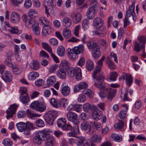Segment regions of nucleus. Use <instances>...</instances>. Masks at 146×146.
Masks as SVG:
<instances>
[{
	"mask_svg": "<svg viewBox=\"0 0 146 146\" xmlns=\"http://www.w3.org/2000/svg\"><path fill=\"white\" fill-rule=\"evenodd\" d=\"M36 125L37 127H42L44 126L45 124L42 120L41 119H38L36 121Z\"/></svg>",
	"mask_w": 146,
	"mask_h": 146,
	"instance_id": "nucleus-53",
	"label": "nucleus"
},
{
	"mask_svg": "<svg viewBox=\"0 0 146 146\" xmlns=\"http://www.w3.org/2000/svg\"><path fill=\"white\" fill-rule=\"evenodd\" d=\"M66 123V119L63 118H61L58 120L57 123L58 127L62 128Z\"/></svg>",
	"mask_w": 146,
	"mask_h": 146,
	"instance_id": "nucleus-41",
	"label": "nucleus"
},
{
	"mask_svg": "<svg viewBox=\"0 0 146 146\" xmlns=\"http://www.w3.org/2000/svg\"><path fill=\"white\" fill-rule=\"evenodd\" d=\"M83 94L87 95L90 98H92L93 94L92 92L89 89H85L83 91Z\"/></svg>",
	"mask_w": 146,
	"mask_h": 146,
	"instance_id": "nucleus-54",
	"label": "nucleus"
},
{
	"mask_svg": "<svg viewBox=\"0 0 146 146\" xmlns=\"http://www.w3.org/2000/svg\"><path fill=\"white\" fill-rule=\"evenodd\" d=\"M20 100L23 104H26L29 101V98L27 94L25 95L20 96Z\"/></svg>",
	"mask_w": 146,
	"mask_h": 146,
	"instance_id": "nucleus-42",
	"label": "nucleus"
},
{
	"mask_svg": "<svg viewBox=\"0 0 146 146\" xmlns=\"http://www.w3.org/2000/svg\"><path fill=\"white\" fill-rule=\"evenodd\" d=\"M96 10H95L91 8H89L87 11L86 15L87 18L90 19H92L94 17L95 13Z\"/></svg>",
	"mask_w": 146,
	"mask_h": 146,
	"instance_id": "nucleus-21",
	"label": "nucleus"
},
{
	"mask_svg": "<svg viewBox=\"0 0 146 146\" xmlns=\"http://www.w3.org/2000/svg\"><path fill=\"white\" fill-rule=\"evenodd\" d=\"M87 141L85 138L83 137H78L75 139V142L77 146H79L84 143H85Z\"/></svg>",
	"mask_w": 146,
	"mask_h": 146,
	"instance_id": "nucleus-24",
	"label": "nucleus"
},
{
	"mask_svg": "<svg viewBox=\"0 0 146 146\" xmlns=\"http://www.w3.org/2000/svg\"><path fill=\"white\" fill-rule=\"evenodd\" d=\"M27 114L29 117L32 119H35L36 117H39L40 116V115L32 113L31 110L29 109L27 110Z\"/></svg>",
	"mask_w": 146,
	"mask_h": 146,
	"instance_id": "nucleus-29",
	"label": "nucleus"
},
{
	"mask_svg": "<svg viewBox=\"0 0 146 146\" xmlns=\"http://www.w3.org/2000/svg\"><path fill=\"white\" fill-rule=\"evenodd\" d=\"M24 0H11V3L15 7H18L23 2Z\"/></svg>",
	"mask_w": 146,
	"mask_h": 146,
	"instance_id": "nucleus-51",
	"label": "nucleus"
},
{
	"mask_svg": "<svg viewBox=\"0 0 146 146\" xmlns=\"http://www.w3.org/2000/svg\"><path fill=\"white\" fill-rule=\"evenodd\" d=\"M91 139L94 143H98L101 141L102 137L100 135L95 134L92 136Z\"/></svg>",
	"mask_w": 146,
	"mask_h": 146,
	"instance_id": "nucleus-43",
	"label": "nucleus"
},
{
	"mask_svg": "<svg viewBox=\"0 0 146 146\" xmlns=\"http://www.w3.org/2000/svg\"><path fill=\"white\" fill-rule=\"evenodd\" d=\"M79 124V123L77 124H74V125L72 127V129H71V131L74 132L76 135L80 133L78 126Z\"/></svg>",
	"mask_w": 146,
	"mask_h": 146,
	"instance_id": "nucleus-49",
	"label": "nucleus"
},
{
	"mask_svg": "<svg viewBox=\"0 0 146 146\" xmlns=\"http://www.w3.org/2000/svg\"><path fill=\"white\" fill-rule=\"evenodd\" d=\"M122 77L123 79L126 80V85L130 86L133 82V78L131 75L125 74L123 75Z\"/></svg>",
	"mask_w": 146,
	"mask_h": 146,
	"instance_id": "nucleus-22",
	"label": "nucleus"
},
{
	"mask_svg": "<svg viewBox=\"0 0 146 146\" xmlns=\"http://www.w3.org/2000/svg\"><path fill=\"white\" fill-rule=\"evenodd\" d=\"M1 75L3 79L5 82H11L12 79V76L9 72L7 70L3 71L1 72Z\"/></svg>",
	"mask_w": 146,
	"mask_h": 146,
	"instance_id": "nucleus-13",
	"label": "nucleus"
},
{
	"mask_svg": "<svg viewBox=\"0 0 146 146\" xmlns=\"http://www.w3.org/2000/svg\"><path fill=\"white\" fill-rule=\"evenodd\" d=\"M89 126V124L88 122L84 121L81 124L80 128L83 130H86L88 128Z\"/></svg>",
	"mask_w": 146,
	"mask_h": 146,
	"instance_id": "nucleus-46",
	"label": "nucleus"
},
{
	"mask_svg": "<svg viewBox=\"0 0 146 146\" xmlns=\"http://www.w3.org/2000/svg\"><path fill=\"white\" fill-rule=\"evenodd\" d=\"M30 107L32 109L40 112L43 111L46 109L45 104L39 101L33 102L30 105Z\"/></svg>",
	"mask_w": 146,
	"mask_h": 146,
	"instance_id": "nucleus-9",
	"label": "nucleus"
},
{
	"mask_svg": "<svg viewBox=\"0 0 146 146\" xmlns=\"http://www.w3.org/2000/svg\"><path fill=\"white\" fill-rule=\"evenodd\" d=\"M56 78L55 76H51L48 77L46 82L48 85H52L56 82Z\"/></svg>",
	"mask_w": 146,
	"mask_h": 146,
	"instance_id": "nucleus-39",
	"label": "nucleus"
},
{
	"mask_svg": "<svg viewBox=\"0 0 146 146\" xmlns=\"http://www.w3.org/2000/svg\"><path fill=\"white\" fill-rule=\"evenodd\" d=\"M78 85L79 86V89H80V90L87 88L88 86V84L85 82H80Z\"/></svg>",
	"mask_w": 146,
	"mask_h": 146,
	"instance_id": "nucleus-63",
	"label": "nucleus"
},
{
	"mask_svg": "<svg viewBox=\"0 0 146 146\" xmlns=\"http://www.w3.org/2000/svg\"><path fill=\"white\" fill-rule=\"evenodd\" d=\"M32 5V4L31 0H25L24 6L25 8L29 9L31 6Z\"/></svg>",
	"mask_w": 146,
	"mask_h": 146,
	"instance_id": "nucleus-62",
	"label": "nucleus"
},
{
	"mask_svg": "<svg viewBox=\"0 0 146 146\" xmlns=\"http://www.w3.org/2000/svg\"><path fill=\"white\" fill-rule=\"evenodd\" d=\"M106 62L111 70H113L115 68V66L113 61L109 58L106 59Z\"/></svg>",
	"mask_w": 146,
	"mask_h": 146,
	"instance_id": "nucleus-37",
	"label": "nucleus"
},
{
	"mask_svg": "<svg viewBox=\"0 0 146 146\" xmlns=\"http://www.w3.org/2000/svg\"><path fill=\"white\" fill-rule=\"evenodd\" d=\"M57 53L58 55L61 56H63L65 53L64 47L62 46H60L57 50Z\"/></svg>",
	"mask_w": 146,
	"mask_h": 146,
	"instance_id": "nucleus-40",
	"label": "nucleus"
},
{
	"mask_svg": "<svg viewBox=\"0 0 146 146\" xmlns=\"http://www.w3.org/2000/svg\"><path fill=\"white\" fill-rule=\"evenodd\" d=\"M66 72L68 74L70 77H73L75 76L76 79L77 80H80L82 79V73L81 69L79 67H77L74 69L70 67Z\"/></svg>",
	"mask_w": 146,
	"mask_h": 146,
	"instance_id": "nucleus-7",
	"label": "nucleus"
},
{
	"mask_svg": "<svg viewBox=\"0 0 146 146\" xmlns=\"http://www.w3.org/2000/svg\"><path fill=\"white\" fill-rule=\"evenodd\" d=\"M127 111L124 109H122L119 112V117L121 119L124 118L126 115Z\"/></svg>",
	"mask_w": 146,
	"mask_h": 146,
	"instance_id": "nucleus-59",
	"label": "nucleus"
},
{
	"mask_svg": "<svg viewBox=\"0 0 146 146\" xmlns=\"http://www.w3.org/2000/svg\"><path fill=\"white\" fill-rule=\"evenodd\" d=\"M30 67L31 69L36 70L39 67L38 62L37 61L33 60L30 65Z\"/></svg>",
	"mask_w": 146,
	"mask_h": 146,
	"instance_id": "nucleus-52",
	"label": "nucleus"
},
{
	"mask_svg": "<svg viewBox=\"0 0 146 146\" xmlns=\"http://www.w3.org/2000/svg\"><path fill=\"white\" fill-rule=\"evenodd\" d=\"M66 117L73 124H77L80 123L78 118V115L75 113L69 112L66 114Z\"/></svg>",
	"mask_w": 146,
	"mask_h": 146,
	"instance_id": "nucleus-11",
	"label": "nucleus"
},
{
	"mask_svg": "<svg viewBox=\"0 0 146 146\" xmlns=\"http://www.w3.org/2000/svg\"><path fill=\"white\" fill-rule=\"evenodd\" d=\"M39 74L36 72H31L28 75V79L31 80H34L38 77Z\"/></svg>",
	"mask_w": 146,
	"mask_h": 146,
	"instance_id": "nucleus-36",
	"label": "nucleus"
},
{
	"mask_svg": "<svg viewBox=\"0 0 146 146\" xmlns=\"http://www.w3.org/2000/svg\"><path fill=\"white\" fill-rule=\"evenodd\" d=\"M27 114V111H19L17 114V116L19 118H23L25 117Z\"/></svg>",
	"mask_w": 146,
	"mask_h": 146,
	"instance_id": "nucleus-61",
	"label": "nucleus"
},
{
	"mask_svg": "<svg viewBox=\"0 0 146 146\" xmlns=\"http://www.w3.org/2000/svg\"><path fill=\"white\" fill-rule=\"evenodd\" d=\"M111 137L117 142H120L122 140V137L119 136L117 134H113L111 135Z\"/></svg>",
	"mask_w": 146,
	"mask_h": 146,
	"instance_id": "nucleus-50",
	"label": "nucleus"
},
{
	"mask_svg": "<svg viewBox=\"0 0 146 146\" xmlns=\"http://www.w3.org/2000/svg\"><path fill=\"white\" fill-rule=\"evenodd\" d=\"M33 33L36 36H38L40 34V30L38 23L36 22L33 27H32Z\"/></svg>",
	"mask_w": 146,
	"mask_h": 146,
	"instance_id": "nucleus-31",
	"label": "nucleus"
},
{
	"mask_svg": "<svg viewBox=\"0 0 146 146\" xmlns=\"http://www.w3.org/2000/svg\"><path fill=\"white\" fill-rule=\"evenodd\" d=\"M62 94L64 96H68L70 92V88L68 86L62 84L60 90Z\"/></svg>",
	"mask_w": 146,
	"mask_h": 146,
	"instance_id": "nucleus-17",
	"label": "nucleus"
},
{
	"mask_svg": "<svg viewBox=\"0 0 146 146\" xmlns=\"http://www.w3.org/2000/svg\"><path fill=\"white\" fill-rule=\"evenodd\" d=\"M12 55L11 52H9V55L7 56V58L5 60V63L9 67H12L13 66V64L11 62V56Z\"/></svg>",
	"mask_w": 146,
	"mask_h": 146,
	"instance_id": "nucleus-32",
	"label": "nucleus"
},
{
	"mask_svg": "<svg viewBox=\"0 0 146 146\" xmlns=\"http://www.w3.org/2000/svg\"><path fill=\"white\" fill-rule=\"evenodd\" d=\"M58 115L55 111H47L44 115L43 118L45 121L50 125H53L55 118Z\"/></svg>",
	"mask_w": 146,
	"mask_h": 146,
	"instance_id": "nucleus-8",
	"label": "nucleus"
},
{
	"mask_svg": "<svg viewBox=\"0 0 146 146\" xmlns=\"http://www.w3.org/2000/svg\"><path fill=\"white\" fill-rule=\"evenodd\" d=\"M28 15L29 18L33 19L38 16L36 11L33 9L29 10V12L28 13Z\"/></svg>",
	"mask_w": 146,
	"mask_h": 146,
	"instance_id": "nucleus-33",
	"label": "nucleus"
},
{
	"mask_svg": "<svg viewBox=\"0 0 146 146\" xmlns=\"http://www.w3.org/2000/svg\"><path fill=\"white\" fill-rule=\"evenodd\" d=\"M93 108L92 106L89 103H86L83 106L84 111L86 112L91 111Z\"/></svg>",
	"mask_w": 146,
	"mask_h": 146,
	"instance_id": "nucleus-38",
	"label": "nucleus"
},
{
	"mask_svg": "<svg viewBox=\"0 0 146 146\" xmlns=\"http://www.w3.org/2000/svg\"><path fill=\"white\" fill-rule=\"evenodd\" d=\"M104 21L100 17H96L93 21V25L95 27L98 28H101L103 26Z\"/></svg>",
	"mask_w": 146,
	"mask_h": 146,
	"instance_id": "nucleus-15",
	"label": "nucleus"
},
{
	"mask_svg": "<svg viewBox=\"0 0 146 146\" xmlns=\"http://www.w3.org/2000/svg\"><path fill=\"white\" fill-rule=\"evenodd\" d=\"M92 117L96 120L98 121L102 118V112L98 110H95L92 113Z\"/></svg>",
	"mask_w": 146,
	"mask_h": 146,
	"instance_id": "nucleus-19",
	"label": "nucleus"
},
{
	"mask_svg": "<svg viewBox=\"0 0 146 146\" xmlns=\"http://www.w3.org/2000/svg\"><path fill=\"white\" fill-rule=\"evenodd\" d=\"M123 122L122 121L119 120V122L117 124L114 125V127L115 128L120 129H121L123 127Z\"/></svg>",
	"mask_w": 146,
	"mask_h": 146,
	"instance_id": "nucleus-60",
	"label": "nucleus"
},
{
	"mask_svg": "<svg viewBox=\"0 0 146 146\" xmlns=\"http://www.w3.org/2000/svg\"><path fill=\"white\" fill-rule=\"evenodd\" d=\"M88 21L86 19H84L83 21L82 25V29L84 30H86L88 28Z\"/></svg>",
	"mask_w": 146,
	"mask_h": 146,
	"instance_id": "nucleus-55",
	"label": "nucleus"
},
{
	"mask_svg": "<svg viewBox=\"0 0 146 146\" xmlns=\"http://www.w3.org/2000/svg\"><path fill=\"white\" fill-rule=\"evenodd\" d=\"M36 22L34 19L29 18V19H27L25 23L26 26L29 28L33 27Z\"/></svg>",
	"mask_w": 146,
	"mask_h": 146,
	"instance_id": "nucleus-27",
	"label": "nucleus"
},
{
	"mask_svg": "<svg viewBox=\"0 0 146 146\" xmlns=\"http://www.w3.org/2000/svg\"><path fill=\"white\" fill-rule=\"evenodd\" d=\"M94 68V64L93 61L91 60H88L86 64V68L88 71L92 70Z\"/></svg>",
	"mask_w": 146,
	"mask_h": 146,
	"instance_id": "nucleus-30",
	"label": "nucleus"
},
{
	"mask_svg": "<svg viewBox=\"0 0 146 146\" xmlns=\"http://www.w3.org/2000/svg\"><path fill=\"white\" fill-rule=\"evenodd\" d=\"M135 1L133 0L132 1L131 5L129 9L127 11L126 15L127 18H129L132 15V14H133V13H135Z\"/></svg>",
	"mask_w": 146,
	"mask_h": 146,
	"instance_id": "nucleus-20",
	"label": "nucleus"
},
{
	"mask_svg": "<svg viewBox=\"0 0 146 146\" xmlns=\"http://www.w3.org/2000/svg\"><path fill=\"white\" fill-rule=\"evenodd\" d=\"M16 126L19 132H24V134L28 135L30 133L31 129L35 128L34 125L33 123L28 121L26 123L20 122L17 123Z\"/></svg>",
	"mask_w": 146,
	"mask_h": 146,
	"instance_id": "nucleus-3",
	"label": "nucleus"
},
{
	"mask_svg": "<svg viewBox=\"0 0 146 146\" xmlns=\"http://www.w3.org/2000/svg\"><path fill=\"white\" fill-rule=\"evenodd\" d=\"M62 23L63 26L65 27H69L72 24V21L70 18L65 17L63 19Z\"/></svg>",
	"mask_w": 146,
	"mask_h": 146,
	"instance_id": "nucleus-26",
	"label": "nucleus"
},
{
	"mask_svg": "<svg viewBox=\"0 0 146 146\" xmlns=\"http://www.w3.org/2000/svg\"><path fill=\"white\" fill-rule=\"evenodd\" d=\"M86 98L85 96L82 94L80 95L79 97L78 98V101L80 103L84 102L86 100Z\"/></svg>",
	"mask_w": 146,
	"mask_h": 146,
	"instance_id": "nucleus-64",
	"label": "nucleus"
},
{
	"mask_svg": "<svg viewBox=\"0 0 146 146\" xmlns=\"http://www.w3.org/2000/svg\"><path fill=\"white\" fill-rule=\"evenodd\" d=\"M70 17L72 19L73 22L75 23H78L82 18V15L79 13L73 12L71 13Z\"/></svg>",
	"mask_w": 146,
	"mask_h": 146,
	"instance_id": "nucleus-14",
	"label": "nucleus"
},
{
	"mask_svg": "<svg viewBox=\"0 0 146 146\" xmlns=\"http://www.w3.org/2000/svg\"><path fill=\"white\" fill-rule=\"evenodd\" d=\"M116 92L115 90L108 88L100 90L99 94L102 98H104L107 97L108 99H111V100L115 96Z\"/></svg>",
	"mask_w": 146,
	"mask_h": 146,
	"instance_id": "nucleus-5",
	"label": "nucleus"
},
{
	"mask_svg": "<svg viewBox=\"0 0 146 146\" xmlns=\"http://www.w3.org/2000/svg\"><path fill=\"white\" fill-rule=\"evenodd\" d=\"M17 108V106L15 104L11 105L6 111L7 114L6 117L7 119H9L13 117V115L15 113Z\"/></svg>",
	"mask_w": 146,
	"mask_h": 146,
	"instance_id": "nucleus-12",
	"label": "nucleus"
},
{
	"mask_svg": "<svg viewBox=\"0 0 146 146\" xmlns=\"http://www.w3.org/2000/svg\"><path fill=\"white\" fill-rule=\"evenodd\" d=\"M68 104V101L66 99L61 98L58 100V108L60 107L66 106Z\"/></svg>",
	"mask_w": 146,
	"mask_h": 146,
	"instance_id": "nucleus-25",
	"label": "nucleus"
},
{
	"mask_svg": "<svg viewBox=\"0 0 146 146\" xmlns=\"http://www.w3.org/2000/svg\"><path fill=\"white\" fill-rule=\"evenodd\" d=\"M49 43L53 46H57L58 44V41L57 40L54 38L50 39L49 40Z\"/></svg>",
	"mask_w": 146,
	"mask_h": 146,
	"instance_id": "nucleus-56",
	"label": "nucleus"
},
{
	"mask_svg": "<svg viewBox=\"0 0 146 146\" xmlns=\"http://www.w3.org/2000/svg\"><path fill=\"white\" fill-rule=\"evenodd\" d=\"M49 131L44 129L38 131L33 138L34 142L38 145L42 143L43 141H46L45 146H54L56 143L55 139L53 137L50 135Z\"/></svg>",
	"mask_w": 146,
	"mask_h": 146,
	"instance_id": "nucleus-1",
	"label": "nucleus"
},
{
	"mask_svg": "<svg viewBox=\"0 0 146 146\" xmlns=\"http://www.w3.org/2000/svg\"><path fill=\"white\" fill-rule=\"evenodd\" d=\"M117 76V73L115 72H113L110 74V79L112 81H115L116 80Z\"/></svg>",
	"mask_w": 146,
	"mask_h": 146,
	"instance_id": "nucleus-58",
	"label": "nucleus"
},
{
	"mask_svg": "<svg viewBox=\"0 0 146 146\" xmlns=\"http://www.w3.org/2000/svg\"><path fill=\"white\" fill-rule=\"evenodd\" d=\"M84 50V46L82 44H80L78 46H76L70 49L68 53V56L72 60H74L77 59L78 54L82 53Z\"/></svg>",
	"mask_w": 146,
	"mask_h": 146,
	"instance_id": "nucleus-4",
	"label": "nucleus"
},
{
	"mask_svg": "<svg viewBox=\"0 0 146 146\" xmlns=\"http://www.w3.org/2000/svg\"><path fill=\"white\" fill-rule=\"evenodd\" d=\"M50 104L54 107L57 108L58 106V101H57L56 100L55 98H52L50 101Z\"/></svg>",
	"mask_w": 146,
	"mask_h": 146,
	"instance_id": "nucleus-57",
	"label": "nucleus"
},
{
	"mask_svg": "<svg viewBox=\"0 0 146 146\" xmlns=\"http://www.w3.org/2000/svg\"><path fill=\"white\" fill-rule=\"evenodd\" d=\"M59 68L67 71L70 67L69 66V64L67 61L66 60H64L62 61L60 64Z\"/></svg>",
	"mask_w": 146,
	"mask_h": 146,
	"instance_id": "nucleus-34",
	"label": "nucleus"
},
{
	"mask_svg": "<svg viewBox=\"0 0 146 146\" xmlns=\"http://www.w3.org/2000/svg\"><path fill=\"white\" fill-rule=\"evenodd\" d=\"M106 30L105 28H102V30L100 29V28H98L96 29V34L100 36H103L104 34L106 33Z\"/></svg>",
	"mask_w": 146,
	"mask_h": 146,
	"instance_id": "nucleus-47",
	"label": "nucleus"
},
{
	"mask_svg": "<svg viewBox=\"0 0 146 146\" xmlns=\"http://www.w3.org/2000/svg\"><path fill=\"white\" fill-rule=\"evenodd\" d=\"M138 39L140 40V43L136 41L134 44L135 50L137 52L140 51L142 49L145 48V44L146 43V38L144 36H140Z\"/></svg>",
	"mask_w": 146,
	"mask_h": 146,
	"instance_id": "nucleus-10",
	"label": "nucleus"
},
{
	"mask_svg": "<svg viewBox=\"0 0 146 146\" xmlns=\"http://www.w3.org/2000/svg\"><path fill=\"white\" fill-rule=\"evenodd\" d=\"M11 67L13 69V72L15 74H19L22 72L21 68L19 67L17 65H16L15 66L13 65V66Z\"/></svg>",
	"mask_w": 146,
	"mask_h": 146,
	"instance_id": "nucleus-35",
	"label": "nucleus"
},
{
	"mask_svg": "<svg viewBox=\"0 0 146 146\" xmlns=\"http://www.w3.org/2000/svg\"><path fill=\"white\" fill-rule=\"evenodd\" d=\"M20 20V17L19 14L15 12L12 13L10 17V20L13 23H18Z\"/></svg>",
	"mask_w": 146,
	"mask_h": 146,
	"instance_id": "nucleus-16",
	"label": "nucleus"
},
{
	"mask_svg": "<svg viewBox=\"0 0 146 146\" xmlns=\"http://www.w3.org/2000/svg\"><path fill=\"white\" fill-rule=\"evenodd\" d=\"M42 47L49 53L51 52L52 51L51 47L48 43L45 42H42Z\"/></svg>",
	"mask_w": 146,
	"mask_h": 146,
	"instance_id": "nucleus-45",
	"label": "nucleus"
},
{
	"mask_svg": "<svg viewBox=\"0 0 146 146\" xmlns=\"http://www.w3.org/2000/svg\"><path fill=\"white\" fill-rule=\"evenodd\" d=\"M62 34L65 38H68L71 35V32L68 29H64L63 30Z\"/></svg>",
	"mask_w": 146,
	"mask_h": 146,
	"instance_id": "nucleus-44",
	"label": "nucleus"
},
{
	"mask_svg": "<svg viewBox=\"0 0 146 146\" xmlns=\"http://www.w3.org/2000/svg\"><path fill=\"white\" fill-rule=\"evenodd\" d=\"M2 143L5 146H11L13 145L12 142L9 138L4 139L2 141Z\"/></svg>",
	"mask_w": 146,
	"mask_h": 146,
	"instance_id": "nucleus-48",
	"label": "nucleus"
},
{
	"mask_svg": "<svg viewBox=\"0 0 146 146\" xmlns=\"http://www.w3.org/2000/svg\"><path fill=\"white\" fill-rule=\"evenodd\" d=\"M89 1L90 2V7L89 8H93L94 10H97L99 6L97 0H89Z\"/></svg>",
	"mask_w": 146,
	"mask_h": 146,
	"instance_id": "nucleus-28",
	"label": "nucleus"
},
{
	"mask_svg": "<svg viewBox=\"0 0 146 146\" xmlns=\"http://www.w3.org/2000/svg\"><path fill=\"white\" fill-rule=\"evenodd\" d=\"M67 70H65L59 68L58 70L57 71V74L58 77L62 79H64L66 76V72Z\"/></svg>",
	"mask_w": 146,
	"mask_h": 146,
	"instance_id": "nucleus-23",
	"label": "nucleus"
},
{
	"mask_svg": "<svg viewBox=\"0 0 146 146\" xmlns=\"http://www.w3.org/2000/svg\"><path fill=\"white\" fill-rule=\"evenodd\" d=\"M52 32L51 27L48 25H44L43 28L42 33L43 36L49 35Z\"/></svg>",
	"mask_w": 146,
	"mask_h": 146,
	"instance_id": "nucleus-18",
	"label": "nucleus"
},
{
	"mask_svg": "<svg viewBox=\"0 0 146 146\" xmlns=\"http://www.w3.org/2000/svg\"><path fill=\"white\" fill-rule=\"evenodd\" d=\"M87 46L89 50H92V55L96 59H98L101 55L99 46L96 42H89L87 44Z\"/></svg>",
	"mask_w": 146,
	"mask_h": 146,
	"instance_id": "nucleus-6",
	"label": "nucleus"
},
{
	"mask_svg": "<svg viewBox=\"0 0 146 146\" xmlns=\"http://www.w3.org/2000/svg\"><path fill=\"white\" fill-rule=\"evenodd\" d=\"M105 57L103 56L102 58L98 62V65L96 67L93 71L92 74L93 77L96 79L95 81L94 86L100 89L104 88L106 87L105 83L104 82V78L102 75L96 76L97 74L101 70L102 66V63L105 59Z\"/></svg>",
	"mask_w": 146,
	"mask_h": 146,
	"instance_id": "nucleus-2",
	"label": "nucleus"
}]
</instances>
